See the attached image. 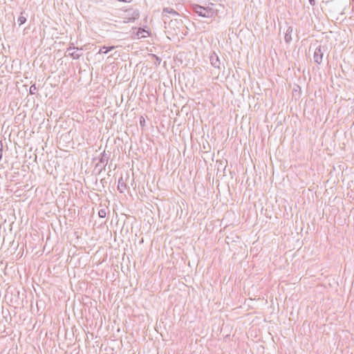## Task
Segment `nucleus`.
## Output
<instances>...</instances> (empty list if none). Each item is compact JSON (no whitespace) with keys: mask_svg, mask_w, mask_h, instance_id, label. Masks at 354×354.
<instances>
[{"mask_svg":"<svg viewBox=\"0 0 354 354\" xmlns=\"http://www.w3.org/2000/svg\"><path fill=\"white\" fill-rule=\"evenodd\" d=\"M136 35L138 39L146 38L150 36V32L149 30L139 28L136 30Z\"/></svg>","mask_w":354,"mask_h":354,"instance_id":"nucleus-1","label":"nucleus"},{"mask_svg":"<svg viewBox=\"0 0 354 354\" xmlns=\"http://www.w3.org/2000/svg\"><path fill=\"white\" fill-rule=\"evenodd\" d=\"M322 53L321 48H319L317 49V50L315 53V59L316 62L320 63V62L322 61Z\"/></svg>","mask_w":354,"mask_h":354,"instance_id":"nucleus-2","label":"nucleus"},{"mask_svg":"<svg viewBox=\"0 0 354 354\" xmlns=\"http://www.w3.org/2000/svg\"><path fill=\"white\" fill-rule=\"evenodd\" d=\"M131 16H132V19L134 20L138 17L139 14L136 11H132Z\"/></svg>","mask_w":354,"mask_h":354,"instance_id":"nucleus-5","label":"nucleus"},{"mask_svg":"<svg viewBox=\"0 0 354 354\" xmlns=\"http://www.w3.org/2000/svg\"><path fill=\"white\" fill-rule=\"evenodd\" d=\"M113 48H114V46H111L109 48H108V47H103L102 49H100V53H106L109 50H112Z\"/></svg>","mask_w":354,"mask_h":354,"instance_id":"nucleus-3","label":"nucleus"},{"mask_svg":"<svg viewBox=\"0 0 354 354\" xmlns=\"http://www.w3.org/2000/svg\"><path fill=\"white\" fill-rule=\"evenodd\" d=\"M309 1H310V3L311 4H313V3H314V1H315L314 0H309Z\"/></svg>","mask_w":354,"mask_h":354,"instance_id":"nucleus-7","label":"nucleus"},{"mask_svg":"<svg viewBox=\"0 0 354 354\" xmlns=\"http://www.w3.org/2000/svg\"><path fill=\"white\" fill-rule=\"evenodd\" d=\"M99 214L101 217H104L105 216V212L104 211H101L99 212Z\"/></svg>","mask_w":354,"mask_h":354,"instance_id":"nucleus-6","label":"nucleus"},{"mask_svg":"<svg viewBox=\"0 0 354 354\" xmlns=\"http://www.w3.org/2000/svg\"><path fill=\"white\" fill-rule=\"evenodd\" d=\"M17 21H18L19 25H22L26 22V19L24 16H19Z\"/></svg>","mask_w":354,"mask_h":354,"instance_id":"nucleus-4","label":"nucleus"}]
</instances>
